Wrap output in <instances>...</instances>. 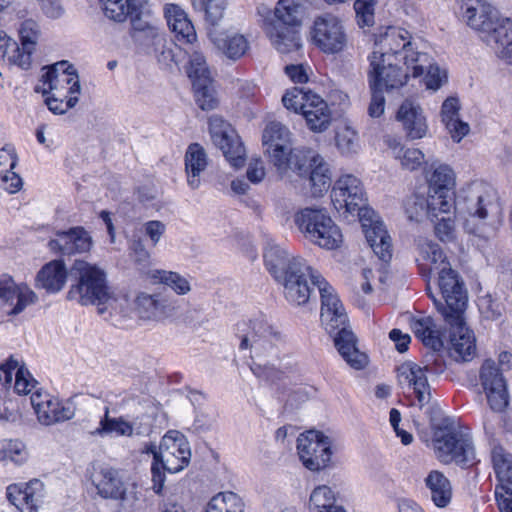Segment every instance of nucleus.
Segmentation results:
<instances>
[{
    "mask_svg": "<svg viewBox=\"0 0 512 512\" xmlns=\"http://www.w3.org/2000/svg\"><path fill=\"white\" fill-rule=\"evenodd\" d=\"M464 230L479 241L492 239L503 222V205L497 190L482 180L462 186L453 200Z\"/></svg>",
    "mask_w": 512,
    "mask_h": 512,
    "instance_id": "1",
    "label": "nucleus"
},
{
    "mask_svg": "<svg viewBox=\"0 0 512 512\" xmlns=\"http://www.w3.org/2000/svg\"><path fill=\"white\" fill-rule=\"evenodd\" d=\"M411 328L415 336L422 343L432 349L430 357L433 359L435 367L427 358L423 366L414 362H405L398 369V378L400 383L406 382L413 389L416 397L417 406L425 409V413L431 422H434L440 414V408L433 400L431 386L428 383L427 373H438L444 370L442 360L437 352L443 347V341L439 331L436 329L434 320L430 316L416 318L411 322Z\"/></svg>",
    "mask_w": 512,
    "mask_h": 512,
    "instance_id": "2",
    "label": "nucleus"
},
{
    "mask_svg": "<svg viewBox=\"0 0 512 512\" xmlns=\"http://www.w3.org/2000/svg\"><path fill=\"white\" fill-rule=\"evenodd\" d=\"M263 257L268 271L283 285L286 300L298 306L307 303L312 292L308 279L313 284L314 276L321 275L305 259L291 256L273 240L267 241Z\"/></svg>",
    "mask_w": 512,
    "mask_h": 512,
    "instance_id": "3",
    "label": "nucleus"
},
{
    "mask_svg": "<svg viewBox=\"0 0 512 512\" xmlns=\"http://www.w3.org/2000/svg\"><path fill=\"white\" fill-rule=\"evenodd\" d=\"M461 13L497 57L512 65V20L482 0H463Z\"/></svg>",
    "mask_w": 512,
    "mask_h": 512,
    "instance_id": "4",
    "label": "nucleus"
},
{
    "mask_svg": "<svg viewBox=\"0 0 512 512\" xmlns=\"http://www.w3.org/2000/svg\"><path fill=\"white\" fill-rule=\"evenodd\" d=\"M76 283L70 287L67 298L77 303L104 306L113 300V292L107 283V275L103 268L84 260H76L72 267ZM105 307H99L98 312L104 313Z\"/></svg>",
    "mask_w": 512,
    "mask_h": 512,
    "instance_id": "5",
    "label": "nucleus"
},
{
    "mask_svg": "<svg viewBox=\"0 0 512 512\" xmlns=\"http://www.w3.org/2000/svg\"><path fill=\"white\" fill-rule=\"evenodd\" d=\"M294 222L304 237L320 248L337 249L343 242L340 228L324 208L301 209L295 214Z\"/></svg>",
    "mask_w": 512,
    "mask_h": 512,
    "instance_id": "6",
    "label": "nucleus"
},
{
    "mask_svg": "<svg viewBox=\"0 0 512 512\" xmlns=\"http://www.w3.org/2000/svg\"><path fill=\"white\" fill-rule=\"evenodd\" d=\"M371 56L389 57L403 62V66L413 69L415 74L421 72L429 62L427 53L418 52L412 42L411 34L402 28L390 27L380 35L374 45Z\"/></svg>",
    "mask_w": 512,
    "mask_h": 512,
    "instance_id": "7",
    "label": "nucleus"
},
{
    "mask_svg": "<svg viewBox=\"0 0 512 512\" xmlns=\"http://www.w3.org/2000/svg\"><path fill=\"white\" fill-rule=\"evenodd\" d=\"M302 9L299 4L279 1L274 9V20L266 31L273 46L280 53H289L301 47L297 27L301 25Z\"/></svg>",
    "mask_w": 512,
    "mask_h": 512,
    "instance_id": "8",
    "label": "nucleus"
},
{
    "mask_svg": "<svg viewBox=\"0 0 512 512\" xmlns=\"http://www.w3.org/2000/svg\"><path fill=\"white\" fill-rule=\"evenodd\" d=\"M265 153L278 170H302L300 159L308 148H292L291 132L280 122L269 123L262 135Z\"/></svg>",
    "mask_w": 512,
    "mask_h": 512,
    "instance_id": "9",
    "label": "nucleus"
},
{
    "mask_svg": "<svg viewBox=\"0 0 512 512\" xmlns=\"http://www.w3.org/2000/svg\"><path fill=\"white\" fill-rule=\"evenodd\" d=\"M437 273L440 297L428 288L429 297L445 321H457L464 315L468 299L464 283L450 264L441 267Z\"/></svg>",
    "mask_w": 512,
    "mask_h": 512,
    "instance_id": "10",
    "label": "nucleus"
},
{
    "mask_svg": "<svg viewBox=\"0 0 512 512\" xmlns=\"http://www.w3.org/2000/svg\"><path fill=\"white\" fill-rule=\"evenodd\" d=\"M236 330L240 349H249L252 358L260 359L275 354L276 343L281 340L280 333L274 330L264 315L239 322Z\"/></svg>",
    "mask_w": 512,
    "mask_h": 512,
    "instance_id": "11",
    "label": "nucleus"
},
{
    "mask_svg": "<svg viewBox=\"0 0 512 512\" xmlns=\"http://www.w3.org/2000/svg\"><path fill=\"white\" fill-rule=\"evenodd\" d=\"M313 44L325 54H338L348 45V36L343 21L332 14L318 16L311 30Z\"/></svg>",
    "mask_w": 512,
    "mask_h": 512,
    "instance_id": "12",
    "label": "nucleus"
},
{
    "mask_svg": "<svg viewBox=\"0 0 512 512\" xmlns=\"http://www.w3.org/2000/svg\"><path fill=\"white\" fill-rule=\"evenodd\" d=\"M155 460L169 473H178L188 466L191 450L187 438L179 431L170 430L163 437L159 447H151Z\"/></svg>",
    "mask_w": 512,
    "mask_h": 512,
    "instance_id": "13",
    "label": "nucleus"
},
{
    "mask_svg": "<svg viewBox=\"0 0 512 512\" xmlns=\"http://www.w3.org/2000/svg\"><path fill=\"white\" fill-rule=\"evenodd\" d=\"M332 441L322 432L310 430L299 435L297 451L303 465L311 471L326 468L332 457Z\"/></svg>",
    "mask_w": 512,
    "mask_h": 512,
    "instance_id": "14",
    "label": "nucleus"
},
{
    "mask_svg": "<svg viewBox=\"0 0 512 512\" xmlns=\"http://www.w3.org/2000/svg\"><path fill=\"white\" fill-rule=\"evenodd\" d=\"M429 195L432 209H439L442 214H449L456 197L454 188L456 175L447 164H433L427 173Z\"/></svg>",
    "mask_w": 512,
    "mask_h": 512,
    "instance_id": "15",
    "label": "nucleus"
},
{
    "mask_svg": "<svg viewBox=\"0 0 512 512\" xmlns=\"http://www.w3.org/2000/svg\"><path fill=\"white\" fill-rule=\"evenodd\" d=\"M368 80L370 87L383 90H393L402 87L408 77L411 68L400 65L401 61L380 56H369Z\"/></svg>",
    "mask_w": 512,
    "mask_h": 512,
    "instance_id": "16",
    "label": "nucleus"
},
{
    "mask_svg": "<svg viewBox=\"0 0 512 512\" xmlns=\"http://www.w3.org/2000/svg\"><path fill=\"white\" fill-rule=\"evenodd\" d=\"M211 139L224 154L227 161L235 168L242 167L245 161V148L235 129L221 117L209 118Z\"/></svg>",
    "mask_w": 512,
    "mask_h": 512,
    "instance_id": "17",
    "label": "nucleus"
},
{
    "mask_svg": "<svg viewBox=\"0 0 512 512\" xmlns=\"http://www.w3.org/2000/svg\"><path fill=\"white\" fill-rule=\"evenodd\" d=\"M314 286L321 296V322L330 335H336L342 328H347L346 311L335 294L333 287L321 276H314Z\"/></svg>",
    "mask_w": 512,
    "mask_h": 512,
    "instance_id": "18",
    "label": "nucleus"
},
{
    "mask_svg": "<svg viewBox=\"0 0 512 512\" xmlns=\"http://www.w3.org/2000/svg\"><path fill=\"white\" fill-rule=\"evenodd\" d=\"M331 200L339 212L358 214L366 210V193L356 176L345 174L339 177L331 191Z\"/></svg>",
    "mask_w": 512,
    "mask_h": 512,
    "instance_id": "19",
    "label": "nucleus"
},
{
    "mask_svg": "<svg viewBox=\"0 0 512 512\" xmlns=\"http://www.w3.org/2000/svg\"><path fill=\"white\" fill-rule=\"evenodd\" d=\"M42 93H56L59 96H78L81 91L79 77L66 61L58 62L46 68L41 76Z\"/></svg>",
    "mask_w": 512,
    "mask_h": 512,
    "instance_id": "20",
    "label": "nucleus"
},
{
    "mask_svg": "<svg viewBox=\"0 0 512 512\" xmlns=\"http://www.w3.org/2000/svg\"><path fill=\"white\" fill-rule=\"evenodd\" d=\"M479 379L490 408L495 412L504 411L509 404L507 381L493 360L484 361Z\"/></svg>",
    "mask_w": 512,
    "mask_h": 512,
    "instance_id": "21",
    "label": "nucleus"
},
{
    "mask_svg": "<svg viewBox=\"0 0 512 512\" xmlns=\"http://www.w3.org/2000/svg\"><path fill=\"white\" fill-rule=\"evenodd\" d=\"M133 29L135 39L145 48L147 54L155 56L162 63L172 60V50L167 47L165 34L158 27L133 20Z\"/></svg>",
    "mask_w": 512,
    "mask_h": 512,
    "instance_id": "22",
    "label": "nucleus"
},
{
    "mask_svg": "<svg viewBox=\"0 0 512 512\" xmlns=\"http://www.w3.org/2000/svg\"><path fill=\"white\" fill-rule=\"evenodd\" d=\"M30 402L39 422L43 425L49 426L70 420L74 416L70 407L63 406L58 399L46 392L33 393Z\"/></svg>",
    "mask_w": 512,
    "mask_h": 512,
    "instance_id": "23",
    "label": "nucleus"
},
{
    "mask_svg": "<svg viewBox=\"0 0 512 512\" xmlns=\"http://www.w3.org/2000/svg\"><path fill=\"white\" fill-rule=\"evenodd\" d=\"M450 326L449 353L456 361H471L476 355V339L464 322L463 316L457 321H445Z\"/></svg>",
    "mask_w": 512,
    "mask_h": 512,
    "instance_id": "24",
    "label": "nucleus"
},
{
    "mask_svg": "<svg viewBox=\"0 0 512 512\" xmlns=\"http://www.w3.org/2000/svg\"><path fill=\"white\" fill-rule=\"evenodd\" d=\"M368 214H374L373 211L366 209L358 214L364 229L365 237L374 253L384 262H388L392 257L391 238L388 235L383 222L374 220L372 216L367 217Z\"/></svg>",
    "mask_w": 512,
    "mask_h": 512,
    "instance_id": "25",
    "label": "nucleus"
},
{
    "mask_svg": "<svg viewBox=\"0 0 512 512\" xmlns=\"http://www.w3.org/2000/svg\"><path fill=\"white\" fill-rule=\"evenodd\" d=\"M44 496V485L34 479L28 483L11 484L7 487V498L20 512H38Z\"/></svg>",
    "mask_w": 512,
    "mask_h": 512,
    "instance_id": "26",
    "label": "nucleus"
},
{
    "mask_svg": "<svg viewBox=\"0 0 512 512\" xmlns=\"http://www.w3.org/2000/svg\"><path fill=\"white\" fill-rule=\"evenodd\" d=\"M461 429L454 426L448 419L433 427L432 446L437 459L444 463H452L454 444L467 445L464 439H459Z\"/></svg>",
    "mask_w": 512,
    "mask_h": 512,
    "instance_id": "27",
    "label": "nucleus"
},
{
    "mask_svg": "<svg viewBox=\"0 0 512 512\" xmlns=\"http://www.w3.org/2000/svg\"><path fill=\"white\" fill-rule=\"evenodd\" d=\"M37 301V295L27 286H17L11 277H0V306H13L9 315L20 314Z\"/></svg>",
    "mask_w": 512,
    "mask_h": 512,
    "instance_id": "28",
    "label": "nucleus"
},
{
    "mask_svg": "<svg viewBox=\"0 0 512 512\" xmlns=\"http://www.w3.org/2000/svg\"><path fill=\"white\" fill-rule=\"evenodd\" d=\"M300 159L302 163H305V166L301 171H295L298 172L299 175L310 171L309 180L312 194L314 196L323 195L331 186V174L327 164L324 162L323 158L312 149H307Z\"/></svg>",
    "mask_w": 512,
    "mask_h": 512,
    "instance_id": "29",
    "label": "nucleus"
},
{
    "mask_svg": "<svg viewBox=\"0 0 512 512\" xmlns=\"http://www.w3.org/2000/svg\"><path fill=\"white\" fill-rule=\"evenodd\" d=\"M396 119L410 140L422 139L428 132V124L421 106L409 99L400 105Z\"/></svg>",
    "mask_w": 512,
    "mask_h": 512,
    "instance_id": "30",
    "label": "nucleus"
},
{
    "mask_svg": "<svg viewBox=\"0 0 512 512\" xmlns=\"http://www.w3.org/2000/svg\"><path fill=\"white\" fill-rule=\"evenodd\" d=\"M91 245V237L82 227H74L68 231H58L56 237L49 242L51 250L62 255L88 252Z\"/></svg>",
    "mask_w": 512,
    "mask_h": 512,
    "instance_id": "31",
    "label": "nucleus"
},
{
    "mask_svg": "<svg viewBox=\"0 0 512 512\" xmlns=\"http://www.w3.org/2000/svg\"><path fill=\"white\" fill-rule=\"evenodd\" d=\"M135 309L139 318L145 321H161L172 314V307L161 294H138Z\"/></svg>",
    "mask_w": 512,
    "mask_h": 512,
    "instance_id": "32",
    "label": "nucleus"
},
{
    "mask_svg": "<svg viewBox=\"0 0 512 512\" xmlns=\"http://www.w3.org/2000/svg\"><path fill=\"white\" fill-rule=\"evenodd\" d=\"M138 419L139 418L135 419L133 422H128L122 417L110 418L109 410L106 408L105 416L101 419L99 427L96 429L95 433L99 435L115 433L118 436L127 437H130L133 434L140 435L148 433L150 424L145 421L148 417L142 416L139 423L137 422Z\"/></svg>",
    "mask_w": 512,
    "mask_h": 512,
    "instance_id": "33",
    "label": "nucleus"
},
{
    "mask_svg": "<svg viewBox=\"0 0 512 512\" xmlns=\"http://www.w3.org/2000/svg\"><path fill=\"white\" fill-rule=\"evenodd\" d=\"M460 102L457 97H448L441 106V121L454 142H460L470 131L468 123L460 119Z\"/></svg>",
    "mask_w": 512,
    "mask_h": 512,
    "instance_id": "34",
    "label": "nucleus"
},
{
    "mask_svg": "<svg viewBox=\"0 0 512 512\" xmlns=\"http://www.w3.org/2000/svg\"><path fill=\"white\" fill-rule=\"evenodd\" d=\"M185 173L188 186L196 190L201 186L202 175L208 166V156L199 143H192L187 147L185 157Z\"/></svg>",
    "mask_w": 512,
    "mask_h": 512,
    "instance_id": "35",
    "label": "nucleus"
},
{
    "mask_svg": "<svg viewBox=\"0 0 512 512\" xmlns=\"http://www.w3.org/2000/svg\"><path fill=\"white\" fill-rule=\"evenodd\" d=\"M334 344L343 359L354 369H363L367 364V355L357 347V339L348 328H342L334 336Z\"/></svg>",
    "mask_w": 512,
    "mask_h": 512,
    "instance_id": "36",
    "label": "nucleus"
},
{
    "mask_svg": "<svg viewBox=\"0 0 512 512\" xmlns=\"http://www.w3.org/2000/svg\"><path fill=\"white\" fill-rule=\"evenodd\" d=\"M209 38L215 47L231 60L240 59L249 49V42L244 35L209 30Z\"/></svg>",
    "mask_w": 512,
    "mask_h": 512,
    "instance_id": "37",
    "label": "nucleus"
},
{
    "mask_svg": "<svg viewBox=\"0 0 512 512\" xmlns=\"http://www.w3.org/2000/svg\"><path fill=\"white\" fill-rule=\"evenodd\" d=\"M165 17L168 26L179 42L194 44L197 39L195 28L181 7L175 4L167 5Z\"/></svg>",
    "mask_w": 512,
    "mask_h": 512,
    "instance_id": "38",
    "label": "nucleus"
},
{
    "mask_svg": "<svg viewBox=\"0 0 512 512\" xmlns=\"http://www.w3.org/2000/svg\"><path fill=\"white\" fill-rule=\"evenodd\" d=\"M303 117L307 126L314 132L325 131L331 123V111L328 104L317 94L308 98L304 105Z\"/></svg>",
    "mask_w": 512,
    "mask_h": 512,
    "instance_id": "39",
    "label": "nucleus"
},
{
    "mask_svg": "<svg viewBox=\"0 0 512 512\" xmlns=\"http://www.w3.org/2000/svg\"><path fill=\"white\" fill-rule=\"evenodd\" d=\"M431 501L439 508L447 507L452 500V485L445 474L439 470H431L424 478Z\"/></svg>",
    "mask_w": 512,
    "mask_h": 512,
    "instance_id": "40",
    "label": "nucleus"
},
{
    "mask_svg": "<svg viewBox=\"0 0 512 512\" xmlns=\"http://www.w3.org/2000/svg\"><path fill=\"white\" fill-rule=\"evenodd\" d=\"M67 270L62 261L54 260L44 265L36 276V286L48 293H57L65 285Z\"/></svg>",
    "mask_w": 512,
    "mask_h": 512,
    "instance_id": "41",
    "label": "nucleus"
},
{
    "mask_svg": "<svg viewBox=\"0 0 512 512\" xmlns=\"http://www.w3.org/2000/svg\"><path fill=\"white\" fill-rule=\"evenodd\" d=\"M98 494L106 499L123 500L126 487L118 472L111 468L102 469L95 479Z\"/></svg>",
    "mask_w": 512,
    "mask_h": 512,
    "instance_id": "42",
    "label": "nucleus"
},
{
    "mask_svg": "<svg viewBox=\"0 0 512 512\" xmlns=\"http://www.w3.org/2000/svg\"><path fill=\"white\" fill-rule=\"evenodd\" d=\"M493 467L500 484L496 486L499 492L512 491V455L502 447L492 450Z\"/></svg>",
    "mask_w": 512,
    "mask_h": 512,
    "instance_id": "43",
    "label": "nucleus"
},
{
    "mask_svg": "<svg viewBox=\"0 0 512 512\" xmlns=\"http://www.w3.org/2000/svg\"><path fill=\"white\" fill-rule=\"evenodd\" d=\"M416 246L418 250V258L417 261H423L425 264H430V270L431 271H439L441 267L444 265L450 264L447 261L446 256L444 255L443 251L439 247V245L432 240H429L424 237H419L416 240Z\"/></svg>",
    "mask_w": 512,
    "mask_h": 512,
    "instance_id": "44",
    "label": "nucleus"
},
{
    "mask_svg": "<svg viewBox=\"0 0 512 512\" xmlns=\"http://www.w3.org/2000/svg\"><path fill=\"white\" fill-rule=\"evenodd\" d=\"M416 246L418 250V258L417 261H423L425 264H430V270L431 271H439L441 267L444 265L450 264L447 261L446 256L444 255L443 251L439 247V245L432 240H429L424 237H419L416 240Z\"/></svg>",
    "mask_w": 512,
    "mask_h": 512,
    "instance_id": "45",
    "label": "nucleus"
},
{
    "mask_svg": "<svg viewBox=\"0 0 512 512\" xmlns=\"http://www.w3.org/2000/svg\"><path fill=\"white\" fill-rule=\"evenodd\" d=\"M104 14L111 20L123 22L130 15L137 12L140 2L138 0H99Z\"/></svg>",
    "mask_w": 512,
    "mask_h": 512,
    "instance_id": "46",
    "label": "nucleus"
},
{
    "mask_svg": "<svg viewBox=\"0 0 512 512\" xmlns=\"http://www.w3.org/2000/svg\"><path fill=\"white\" fill-rule=\"evenodd\" d=\"M431 196L426 199L423 196L415 195L408 199L405 204V212L410 220L421 221L424 217L431 220L438 219L439 209H432Z\"/></svg>",
    "mask_w": 512,
    "mask_h": 512,
    "instance_id": "47",
    "label": "nucleus"
},
{
    "mask_svg": "<svg viewBox=\"0 0 512 512\" xmlns=\"http://www.w3.org/2000/svg\"><path fill=\"white\" fill-rule=\"evenodd\" d=\"M459 439H464L467 445L454 444L453 460L455 464L467 468L478 462L472 435L461 429Z\"/></svg>",
    "mask_w": 512,
    "mask_h": 512,
    "instance_id": "48",
    "label": "nucleus"
},
{
    "mask_svg": "<svg viewBox=\"0 0 512 512\" xmlns=\"http://www.w3.org/2000/svg\"><path fill=\"white\" fill-rule=\"evenodd\" d=\"M396 159H399L403 168L414 171L425 162L424 153L417 148H404L396 141L389 144Z\"/></svg>",
    "mask_w": 512,
    "mask_h": 512,
    "instance_id": "49",
    "label": "nucleus"
},
{
    "mask_svg": "<svg viewBox=\"0 0 512 512\" xmlns=\"http://www.w3.org/2000/svg\"><path fill=\"white\" fill-rule=\"evenodd\" d=\"M193 85L195 99L202 110H213L218 105V98L213 84V79H202Z\"/></svg>",
    "mask_w": 512,
    "mask_h": 512,
    "instance_id": "50",
    "label": "nucleus"
},
{
    "mask_svg": "<svg viewBox=\"0 0 512 512\" xmlns=\"http://www.w3.org/2000/svg\"><path fill=\"white\" fill-rule=\"evenodd\" d=\"M152 279L170 287L178 295H185L191 290L189 281L177 272L153 270L149 272Z\"/></svg>",
    "mask_w": 512,
    "mask_h": 512,
    "instance_id": "51",
    "label": "nucleus"
},
{
    "mask_svg": "<svg viewBox=\"0 0 512 512\" xmlns=\"http://www.w3.org/2000/svg\"><path fill=\"white\" fill-rule=\"evenodd\" d=\"M335 501L336 498L333 490L326 485H321L312 491L309 499V508L311 512L334 509L339 507L335 504Z\"/></svg>",
    "mask_w": 512,
    "mask_h": 512,
    "instance_id": "52",
    "label": "nucleus"
},
{
    "mask_svg": "<svg viewBox=\"0 0 512 512\" xmlns=\"http://www.w3.org/2000/svg\"><path fill=\"white\" fill-rule=\"evenodd\" d=\"M28 459L25 444L18 439L0 440V460H10L15 464H22Z\"/></svg>",
    "mask_w": 512,
    "mask_h": 512,
    "instance_id": "53",
    "label": "nucleus"
},
{
    "mask_svg": "<svg viewBox=\"0 0 512 512\" xmlns=\"http://www.w3.org/2000/svg\"><path fill=\"white\" fill-rule=\"evenodd\" d=\"M335 142L343 155H352L359 151V138L357 132L350 126H341L336 130Z\"/></svg>",
    "mask_w": 512,
    "mask_h": 512,
    "instance_id": "54",
    "label": "nucleus"
},
{
    "mask_svg": "<svg viewBox=\"0 0 512 512\" xmlns=\"http://www.w3.org/2000/svg\"><path fill=\"white\" fill-rule=\"evenodd\" d=\"M189 53V66L187 68L188 77L192 81V84H195L196 81H201L202 79L209 80L211 79L210 70L207 66L206 59L204 55L198 50H192Z\"/></svg>",
    "mask_w": 512,
    "mask_h": 512,
    "instance_id": "55",
    "label": "nucleus"
},
{
    "mask_svg": "<svg viewBox=\"0 0 512 512\" xmlns=\"http://www.w3.org/2000/svg\"><path fill=\"white\" fill-rule=\"evenodd\" d=\"M218 512H244L242 499L234 492H221L210 500Z\"/></svg>",
    "mask_w": 512,
    "mask_h": 512,
    "instance_id": "56",
    "label": "nucleus"
},
{
    "mask_svg": "<svg viewBox=\"0 0 512 512\" xmlns=\"http://www.w3.org/2000/svg\"><path fill=\"white\" fill-rule=\"evenodd\" d=\"M432 61L433 59L429 56V62L427 65L423 66L421 72L415 74L413 69H411V73L413 77H419L425 72L424 83L426 88L437 90L446 81L447 76L445 71H441L440 68L437 65H434Z\"/></svg>",
    "mask_w": 512,
    "mask_h": 512,
    "instance_id": "57",
    "label": "nucleus"
},
{
    "mask_svg": "<svg viewBox=\"0 0 512 512\" xmlns=\"http://www.w3.org/2000/svg\"><path fill=\"white\" fill-rule=\"evenodd\" d=\"M313 94L311 91H304L301 88L294 87L287 90L282 97V102L288 110L303 114L304 105L308 103V98Z\"/></svg>",
    "mask_w": 512,
    "mask_h": 512,
    "instance_id": "58",
    "label": "nucleus"
},
{
    "mask_svg": "<svg viewBox=\"0 0 512 512\" xmlns=\"http://www.w3.org/2000/svg\"><path fill=\"white\" fill-rule=\"evenodd\" d=\"M377 0H356L354 10L357 23L361 28L371 27L374 24V10Z\"/></svg>",
    "mask_w": 512,
    "mask_h": 512,
    "instance_id": "59",
    "label": "nucleus"
},
{
    "mask_svg": "<svg viewBox=\"0 0 512 512\" xmlns=\"http://www.w3.org/2000/svg\"><path fill=\"white\" fill-rule=\"evenodd\" d=\"M78 103V96H59L53 93L46 98L48 109L54 114H64L68 109L73 108Z\"/></svg>",
    "mask_w": 512,
    "mask_h": 512,
    "instance_id": "60",
    "label": "nucleus"
},
{
    "mask_svg": "<svg viewBox=\"0 0 512 512\" xmlns=\"http://www.w3.org/2000/svg\"><path fill=\"white\" fill-rule=\"evenodd\" d=\"M39 26L33 20H26L21 24L19 35L21 45L25 49H34V45L38 39Z\"/></svg>",
    "mask_w": 512,
    "mask_h": 512,
    "instance_id": "61",
    "label": "nucleus"
},
{
    "mask_svg": "<svg viewBox=\"0 0 512 512\" xmlns=\"http://www.w3.org/2000/svg\"><path fill=\"white\" fill-rule=\"evenodd\" d=\"M131 257L138 269L142 272L150 264V253L141 239H134L130 244Z\"/></svg>",
    "mask_w": 512,
    "mask_h": 512,
    "instance_id": "62",
    "label": "nucleus"
},
{
    "mask_svg": "<svg viewBox=\"0 0 512 512\" xmlns=\"http://www.w3.org/2000/svg\"><path fill=\"white\" fill-rule=\"evenodd\" d=\"M227 0H208L205 6L206 21L212 26L218 24L223 18Z\"/></svg>",
    "mask_w": 512,
    "mask_h": 512,
    "instance_id": "63",
    "label": "nucleus"
},
{
    "mask_svg": "<svg viewBox=\"0 0 512 512\" xmlns=\"http://www.w3.org/2000/svg\"><path fill=\"white\" fill-rule=\"evenodd\" d=\"M142 231L152 246H156L166 232V225L159 220H150L143 224Z\"/></svg>",
    "mask_w": 512,
    "mask_h": 512,
    "instance_id": "64",
    "label": "nucleus"
}]
</instances>
